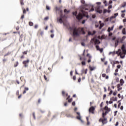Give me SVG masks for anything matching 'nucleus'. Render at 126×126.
<instances>
[{
	"label": "nucleus",
	"instance_id": "1",
	"mask_svg": "<svg viewBox=\"0 0 126 126\" xmlns=\"http://www.w3.org/2000/svg\"><path fill=\"white\" fill-rule=\"evenodd\" d=\"M73 15H75L78 20L82 19L84 17H87V18L89 17V16H88V12H85L83 10H81V13H79L78 15H77V11L73 12Z\"/></svg>",
	"mask_w": 126,
	"mask_h": 126
},
{
	"label": "nucleus",
	"instance_id": "2",
	"mask_svg": "<svg viewBox=\"0 0 126 126\" xmlns=\"http://www.w3.org/2000/svg\"><path fill=\"white\" fill-rule=\"evenodd\" d=\"M81 33L84 35L85 34V32L84 31V29L83 28H76L75 27L73 29V36L74 37H77L81 34Z\"/></svg>",
	"mask_w": 126,
	"mask_h": 126
},
{
	"label": "nucleus",
	"instance_id": "3",
	"mask_svg": "<svg viewBox=\"0 0 126 126\" xmlns=\"http://www.w3.org/2000/svg\"><path fill=\"white\" fill-rule=\"evenodd\" d=\"M126 36H123L122 38H121V37H118L115 41V48H117V47H118L119 43H124V41L126 40Z\"/></svg>",
	"mask_w": 126,
	"mask_h": 126
},
{
	"label": "nucleus",
	"instance_id": "4",
	"mask_svg": "<svg viewBox=\"0 0 126 126\" xmlns=\"http://www.w3.org/2000/svg\"><path fill=\"white\" fill-rule=\"evenodd\" d=\"M59 11L61 14H60V17L57 18V21H59L60 23H63V19L64 18V15L63 14V10H60Z\"/></svg>",
	"mask_w": 126,
	"mask_h": 126
},
{
	"label": "nucleus",
	"instance_id": "5",
	"mask_svg": "<svg viewBox=\"0 0 126 126\" xmlns=\"http://www.w3.org/2000/svg\"><path fill=\"white\" fill-rule=\"evenodd\" d=\"M104 110L105 111V112L102 113V118L106 117L107 116V114H109V112H111V108H108L107 106L104 107Z\"/></svg>",
	"mask_w": 126,
	"mask_h": 126
},
{
	"label": "nucleus",
	"instance_id": "6",
	"mask_svg": "<svg viewBox=\"0 0 126 126\" xmlns=\"http://www.w3.org/2000/svg\"><path fill=\"white\" fill-rule=\"evenodd\" d=\"M105 117L106 116H104V117L102 118H100L98 120V122L99 123H102L103 126H104V125H106V124L108 123L107 118H106Z\"/></svg>",
	"mask_w": 126,
	"mask_h": 126
},
{
	"label": "nucleus",
	"instance_id": "7",
	"mask_svg": "<svg viewBox=\"0 0 126 126\" xmlns=\"http://www.w3.org/2000/svg\"><path fill=\"white\" fill-rule=\"evenodd\" d=\"M96 106H92L89 109V113H91V114H94L95 108Z\"/></svg>",
	"mask_w": 126,
	"mask_h": 126
},
{
	"label": "nucleus",
	"instance_id": "8",
	"mask_svg": "<svg viewBox=\"0 0 126 126\" xmlns=\"http://www.w3.org/2000/svg\"><path fill=\"white\" fill-rule=\"evenodd\" d=\"M30 61H29V60H26V61H24L23 62V64H24L25 67H28L29 64V62Z\"/></svg>",
	"mask_w": 126,
	"mask_h": 126
},
{
	"label": "nucleus",
	"instance_id": "9",
	"mask_svg": "<svg viewBox=\"0 0 126 126\" xmlns=\"http://www.w3.org/2000/svg\"><path fill=\"white\" fill-rule=\"evenodd\" d=\"M76 114L77 115H78V116L76 117V118L77 119V120H79V121H81V122H83L81 119V116H80V113L79 112H77Z\"/></svg>",
	"mask_w": 126,
	"mask_h": 126
},
{
	"label": "nucleus",
	"instance_id": "10",
	"mask_svg": "<svg viewBox=\"0 0 126 126\" xmlns=\"http://www.w3.org/2000/svg\"><path fill=\"white\" fill-rule=\"evenodd\" d=\"M121 49H122V52H123V53L126 54V47L125 46V45H122Z\"/></svg>",
	"mask_w": 126,
	"mask_h": 126
},
{
	"label": "nucleus",
	"instance_id": "11",
	"mask_svg": "<svg viewBox=\"0 0 126 126\" xmlns=\"http://www.w3.org/2000/svg\"><path fill=\"white\" fill-rule=\"evenodd\" d=\"M126 9L121 11V13H122L121 17H122L123 18H125V15H126V14H125V13H126Z\"/></svg>",
	"mask_w": 126,
	"mask_h": 126
},
{
	"label": "nucleus",
	"instance_id": "12",
	"mask_svg": "<svg viewBox=\"0 0 126 126\" xmlns=\"http://www.w3.org/2000/svg\"><path fill=\"white\" fill-rule=\"evenodd\" d=\"M123 86L121 84H118L117 85L118 91H121L123 89V87H121Z\"/></svg>",
	"mask_w": 126,
	"mask_h": 126
},
{
	"label": "nucleus",
	"instance_id": "13",
	"mask_svg": "<svg viewBox=\"0 0 126 126\" xmlns=\"http://www.w3.org/2000/svg\"><path fill=\"white\" fill-rule=\"evenodd\" d=\"M66 100H67L68 103H71L72 102V98H70V95L68 96Z\"/></svg>",
	"mask_w": 126,
	"mask_h": 126
},
{
	"label": "nucleus",
	"instance_id": "14",
	"mask_svg": "<svg viewBox=\"0 0 126 126\" xmlns=\"http://www.w3.org/2000/svg\"><path fill=\"white\" fill-rule=\"evenodd\" d=\"M96 11L98 13H102V12H103V10L100 9V7H98L97 8H96Z\"/></svg>",
	"mask_w": 126,
	"mask_h": 126
},
{
	"label": "nucleus",
	"instance_id": "15",
	"mask_svg": "<svg viewBox=\"0 0 126 126\" xmlns=\"http://www.w3.org/2000/svg\"><path fill=\"white\" fill-rule=\"evenodd\" d=\"M120 84H120L121 86H123L125 83V81L124 80V79H121L120 81Z\"/></svg>",
	"mask_w": 126,
	"mask_h": 126
},
{
	"label": "nucleus",
	"instance_id": "16",
	"mask_svg": "<svg viewBox=\"0 0 126 126\" xmlns=\"http://www.w3.org/2000/svg\"><path fill=\"white\" fill-rule=\"evenodd\" d=\"M101 42H100V40L96 39L94 40V45H99V44H100Z\"/></svg>",
	"mask_w": 126,
	"mask_h": 126
},
{
	"label": "nucleus",
	"instance_id": "17",
	"mask_svg": "<svg viewBox=\"0 0 126 126\" xmlns=\"http://www.w3.org/2000/svg\"><path fill=\"white\" fill-rule=\"evenodd\" d=\"M102 77H105L106 79H109V76H106V74L103 73L102 74Z\"/></svg>",
	"mask_w": 126,
	"mask_h": 126
},
{
	"label": "nucleus",
	"instance_id": "18",
	"mask_svg": "<svg viewBox=\"0 0 126 126\" xmlns=\"http://www.w3.org/2000/svg\"><path fill=\"white\" fill-rule=\"evenodd\" d=\"M28 90H29V88H27V87H25V90L24 91L23 94H25L26 93V92L28 91Z\"/></svg>",
	"mask_w": 126,
	"mask_h": 126
},
{
	"label": "nucleus",
	"instance_id": "19",
	"mask_svg": "<svg viewBox=\"0 0 126 126\" xmlns=\"http://www.w3.org/2000/svg\"><path fill=\"white\" fill-rule=\"evenodd\" d=\"M66 117H67V118H73V116L70 114H66Z\"/></svg>",
	"mask_w": 126,
	"mask_h": 126
},
{
	"label": "nucleus",
	"instance_id": "20",
	"mask_svg": "<svg viewBox=\"0 0 126 126\" xmlns=\"http://www.w3.org/2000/svg\"><path fill=\"white\" fill-rule=\"evenodd\" d=\"M120 63V62L119 61H114L113 62V66H115V64H118Z\"/></svg>",
	"mask_w": 126,
	"mask_h": 126
},
{
	"label": "nucleus",
	"instance_id": "21",
	"mask_svg": "<svg viewBox=\"0 0 126 126\" xmlns=\"http://www.w3.org/2000/svg\"><path fill=\"white\" fill-rule=\"evenodd\" d=\"M96 68L95 67H92L91 66H89V69H90L91 71H93V70H94Z\"/></svg>",
	"mask_w": 126,
	"mask_h": 126
},
{
	"label": "nucleus",
	"instance_id": "22",
	"mask_svg": "<svg viewBox=\"0 0 126 126\" xmlns=\"http://www.w3.org/2000/svg\"><path fill=\"white\" fill-rule=\"evenodd\" d=\"M111 100H112V101H118V97H112L111 98Z\"/></svg>",
	"mask_w": 126,
	"mask_h": 126
},
{
	"label": "nucleus",
	"instance_id": "23",
	"mask_svg": "<svg viewBox=\"0 0 126 126\" xmlns=\"http://www.w3.org/2000/svg\"><path fill=\"white\" fill-rule=\"evenodd\" d=\"M115 54H116V52L115 51L110 52L109 53V56L111 55H112V56H115Z\"/></svg>",
	"mask_w": 126,
	"mask_h": 126
},
{
	"label": "nucleus",
	"instance_id": "24",
	"mask_svg": "<svg viewBox=\"0 0 126 126\" xmlns=\"http://www.w3.org/2000/svg\"><path fill=\"white\" fill-rule=\"evenodd\" d=\"M122 33L124 34V35H126V28H124L122 30Z\"/></svg>",
	"mask_w": 126,
	"mask_h": 126
},
{
	"label": "nucleus",
	"instance_id": "25",
	"mask_svg": "<svg viewBox=\"0 0 126 126\" xmlns=\"http://www.w3.org/2000/svg\"><path fill=\"white\" fill-rule=\"evenodd\" d=\"M18 64H19V63H18V62H16V63H15L14 64V67H16L17 66H18Z\"/></svg>",
	"mask_w": 126,
	"mask_h": 126
},
{
	"label": "nucleus",
	"instance_id": "26",
	"mask_svg": "<svg viewBox=\"0 0 126 126\" xmlns=\"http://www.w3.org/2000/svg\"><path fill=\"white\" fill-rule=\"evenodd\" d=\"M44 78L45 80H46V81H49V79L47 77V76H46L45 75H44Z\"/></svg>",
	"mask_w": 126,
	"mask_h": 126
},
{
	"label": "nucleus",
	"instance_id": "27",
	"mask_svg": "<svg viewBox=\"0 0 126 126\" xmlns=\"http://www.w3.org/2000/svg\"><path fill=\"white\" fill-rule=\"evenodd\" d=\"M10 54H11V52H8L7 53H6V54H5L4 55V57H7V56H9V55H10Z\"/></svg>",
	"mask_w": 126,
	"mask_h": 126
},
{
	"label": "nucleus",
	"instance_id": "28",
	"mask_svg": "<svg viewBox=\"0 0 126 126\" xmlns=\"http://www.w3.org/2000/svg\"><path fill=\"white\" fill-rule=\"evenodd\" d=\"M70 11L69 10H67L66 9H65L64 10V13H69V12H70Z\"/></svg>",
	"mask_w": 126,
	"mask_h": 126
},
{
	"label": "nucleus",
	"instance_id": "29",
	"mask_svg": "<svg viewBox=\"0 0 126 126\" xmlns=\"http://www.w3.org/2000/svg\"><path fill=\"white\" fill-rule=\"evenodd\" d=\"M91 59H92V57L89 56V60H88V63H91Z\"/></svg>",
	"mask_w": 126,
	"mask_h": 126
},
{
	"label": "nucleus",
	"instance_id": "30",
	"mask_svg": "<svg viewBox=\"0 0 126 126\" xmlns=\"http://www.w3.org/2000/svg\"><path fill=\"white\" fill-rule=\"evenodd\" d=\"M29 25H30V26H33V25H34V24L32 22H29Z\"/></svg>",
	"mask_w": 126,
	"mask_h": 126
},
{
	"label": "nucleus",
	"instance_id": "31",
	"mask_svg": "<svg viewBox=\"0 0 126 126\" xmlns=\"http://www.w3.org/2000/svg\"><path fill=\"white\" fill-rule=\"evenodd\" d=\"M126 2H124V3L122 5V7H126Z\"/></svg>",
	"mask_w": 126,
	"mask_h": 126
},
{
	"label": "nucleus",
	"instance_id": "32",
	"mask_svg": "<svg viewBox=\"0 0 126 126\" xmlns=\"http://www.w3.org/2000/svg\"><path fill=\"white\" fill-rule=\"evenodd\" d=\"M104 26V24L102 23V24H100V27H99V29H102V28Z\"/></svg>",
	"mask_w": 126,
	"mask_h": 126
},
{
	"label": "nucleus",
	"instance_id": "33",
	"mask_svg": "<svg viewBox=\"0 0 126 126\" xmlns=\"http://www.w3.org/2000/svg\"><path fill=\"white\" fill-rule=\"evenodd\" d=\"M55 9H56V11H60V10H61V9L58 7H56L55 8Z\"/></svg>",
	"mask_w": 126,
	"mask_h": 126
},
{
	"label": "nucleus",
	"instance_id": "34",
	"mask_svg": "<svg viewBox=\"0 0 126 126\" xmlns=\"http://www.w3.org/2000/svg\"><path fill=\"white\" fill-rule=\"evenodd\" d=\"M95 48L97 50V51H99L100 47H99V45H96Z\"/></svg>",
	"mask_w": 126,
	"mask_h": 126
},
{
	"label": "nucleus",
	"instance_id": "35",
	"mask_svg": "<svg viewBox=\"0 0 126 126\" xmlns=\"http://www.w3.org/2000/svg\"><path fill=\"white\" fill-rule=\"evenodd\" d=\"M62 95L63 96H65V92H64V91H62Z\"/></svg>",
	"mask_w": 126,
	"mask_h": 126
},
{
	"label": "nucleus",
	"instance_id": "36",
	"mask_svg": "<svg viewBox=\"0 0 126 126\" xmlns=\"http://www.w3.org/2000/svg\"><path fill=\"white\" fill-rule=\"evenodd\" d=\"M32 116H33V119H34V120H36V117L35 116V112H33V113H32Z\"/></svg>",
	"mask_w": 126,
	"mask_h": 126
},
{
	"label": "nucleus",
	"instance_id": "37",
	"mask_svg": "<svg viewBox=\"0 0 126 126\" xmlns=\"http://www.w3.org/2000/svg\"><path fill=\"white\" fill-rule=\"evenodd\" d=\"M23 13L24 14H26V10L25 9H23Z\"/></svg>",
	"mask_w": 126,
	"mask_h": 126
},
{
	"label": "nucleus",
	"instance_id": "38",
	"mask_svg": "<svg viewBox=\"0 0 126 126\" xmlns=\"http://www.w3.org/2000/svg\"><path fill=\"white\" fill-rule=\"evenodd\" d=\"M81 3H82L83 4H85V0H82L81 1Z\"/></svg>",
	"mask_w": 126,
	"mask_h": 126
},
{
	"label": "nucleus",
	"instance_id": "39",
	"mask_svg": "<svg viewBox=\"0 0 126 126\" xmlns=\"http://www.w3.org/2000/svg\"><path fill=\"white\" fill-rule=\"evenodd\" d=\"M28 53V51H25L23 52V55H27V53Z\"/></svg>",
	"mask_w": 126,
	"mask_h": 126
},
{
	"label": "nucleus",
	"instance_id": "40",
	"mask_svg": "<svg viewBox=\"0 0 126 126\" xmlns=\"http://www.w3.org/2000/svg\"><path fill=\"white\" fill-rule=\"evenodd\" d=\"M87 71H88V69H86L84 71V73L85 74H87Z\"/></svg>",
	"mask_w": 126,
	"mask_h": 126
},
{
	"label": "nucleus",
	"instance_id": "41",
	"mask_svg": "<svg viewBox=\"0 0 126 126\" xmlns=\"http://www.w3.org/2000/svg\"><path fill=\"white\" fill-rule=\"evenodd\" d=\"M82 65H85L86 64V63H85V62L83 61L82 62Z\"/></svg>",
	"mask_w": 126,
	"mask_h": 126
},
{
	"label": "nucleus",
	"instance_id": "42",
	"mask_svg": "<svg viewBox=\"0 0 126 126\" xmlns=\"http://www.w3.org/2000/svg\"><path fill=\"white\" fill-rule=\"evenodd\" d=\"M121 105H122V103L119 102V104H118V109H120V107H121Z\"/></svg>",
	"mask_w": 126,
	"mask_h": 126
},
{
	"label": "nucleus",
	"instance_id": "43",
	"mask_svg": "<svg viewBox=\"0 0 126 126\" xmlns=\"http://www.w3.org/2000/svg\"><path fill=\"white\" fill-rule=\"evenodd\" d=\"M21 5H24V2L23 1H20Z\"/></svg>",
	"mask_w": 126,
	"mask_h": 126
},
{
	"label": "nucleus",
	"instance_id": "44",
	"mask_svg": "<svg viewBox=\"0 0 126 126\" xmlns=\"http://www.w3.org/2000/svg\"><path fill=\"white\" fill-rule=\"evenodd\" d=\"M122 52H120L119 53V55H120L121 57L122 58V59H124V58L125 57H124V56L122 57Z\"/></svg>",
	"mask_w": 126,
	"mask_h": 126
},
{
	"label": "nucleus",
	"instance_id": "45",
	"mask_svg": "<svg viewBox=\"0 0 126 126\" xmlns=\"http://www.w3.org/2000/svg\"><path fill=\"white\" fill-rule=\"evenodd\" d=\"M101 39H106V36H105V35H102L101 36Z\"/></svg>",
	"mask_w": 126,
	"mask_h": 126
},
{
	"label": "nucleus",
	"instance_id": "46",
	"mask_svg": "<svg viewBox=\"0 0 126 126\" xmlns=\"http://www.w3.org/2000/svg\"><path fill=\"white\" fill-rule=\"evenodd\" d=\"M116 18V16H112L110 17V19L112 20V19H114Z\"/></svg>",
	"mask_w": 126,
	"mask_h": 126
},
{
	"label": "nucleus",
	"instance_id": "47",
	"mask_svg": "<svg viewBox=\"0 0 126 126\" xmlns=\"http://www.w3.org/2000/svg\"><path fill=\"white\" fill-rule=\"evenodd\" d=\"M118 15H119V13H116L115 14H114V16H115V18L117 17V16H118Z\"/></svg>",
	"mask_w": 126,
	"mask_h": 126
},
{
	"label": "nucleus",
	"instance_id": "48",
	"mask_svg": "<svg viewBox=\"0 0 126 126\" xmlns=\"http://www.w3.org/2000/svg\"><path fill=\"white\" fill-rule=\"evenodd\" d=\"M103 48H101V49L99 48V50L98 51H100V53H103Z\"/></svg>",
	"mask_w": 126,
	"mask_h": 126
},
{
	"label": "nucleus",
	"instance_id": "49",
	"mask_svg": "<svg viewBox=\"0 0 126 126\" xmlns=\"http://www.w3.org/2000/svg\"><path fill=\"white\" fill-rule=\"evenodd\" d=\"M46 9L47 10H50V9H51V8L49 7V6H46Z\"/></svg>",
	"mask_w": 126,
	"mask_h": 126
},
{
	"label": "nucleus",
	"instance_id": "50",
	"mask_svg": "<svg viewBox=\"0 0 126 126\" xmlns=\"http://www.w3.org/2000/svg\"><path fill=\"white\" fill-rule=\"evenodd\" d=\"M73 80H76V76H73Z\"/></svg>",
	"mask_w": 126,
	"mask_h": 126
},
{
	"label": "nucleus",
	"instance_id": "51",
	"mask_svg": "<svg viewBox=\"0 0 126 126\" xmlns=\"http://www.w3.org/2000/svg\"><path fill=\"white\" fill-rule=\"evenodd\" d=\"M49 19V17H46L44 18V20L46 21Z\"/></svg>",
	"mask_w": 126,
	"mask_h": 126
},
{
	"label": "nucleus",
	"instance_id": "52",
	"mask_svg": "<svg viewBox=\"0 0 126 126\" xmlns=\"http://www.w3.org/2000/svg\"><path fill=\"white\" fill-rule=\"evenodd\" d=\"M112 94H113V91L111 90L109 93V95H112Z\"/></svg>",
	"mask_w": 126,
	"mask_h": 126
},
{
	"label": "nucleus",
	"instance_id": "53",
	"mask_svg": "<svg viewBox=\"0 0 126 126\" xmlns=\"http://www.w3.org/2000/svg\"><path fill=\"white\" fill-rule=\"evenodd\" d=\"M107 31H108V32H111V28H108Z\"/></svg>",
	"mask_w": 126,
	"mask_h": 126
},
{
	"label": "nucleus",
	"instance_id": "54",
	"mask_svg": "<svg viewBox=\"0 0 126 126\" xmlns=\"http://www.w3.org/2000/svg\"><path fill=\"white\" fill-rule=\"evenodd\" d=\"M106 97H107V95L104 94V95H103V100L105 99V98H106Z\"/></svg>",
	"mask_w": 126,
	"mask_h": 126
},
{
	"label": "nucleus",
	"instance_id": "55",
	"mask_svg": "<svg viewBox=\"0 0 126 126\" xmlns=\"http://www.w3.org/2000/svg\"><path fill=\"white\" fill-rule=\"evenodd\" d=\"M107 9H104V10H103V13H107Z\"/></svg>",
	"mask_w": 126,
	"mask_h": 126
},
{
	"label": "nucleus",
	"instance_id": "56",
	"mask_svg": "<svg viewBox=\"0 0 126 126\" xmlns=\"http://www.w3.org/2000/svg\"><path fill=\"white\" fill-rule=\"evenodd\" d=\"M37 28H38V25H35V26H34V29H37Z\"/></svg>",
	"mask_w": 126,
	"mask_h": 126
},
{
	"label": "nucleus",
	"instance_id": "57",
	"mask_svg": "<svg viewBox=\"0 0 126 126\" xmlns=\"http://www.w3.org/2000/svg\"><path fill=\"white\" fill-rule=\"evenodd\" d=\"M103 102H101V104H100V108H102V107H103Z\"/></svg>",
	"mask_w": 126,
	"mask_h": 126
},
{
	"label": "nucleus",
	"instance_id": "58",
	"mask_svg": "<svg viewBox=\"0 0 126 126\" xmlns=\"http://www.w3.org/2000/svg\"><path fill=\"white\" fill-rule=\"evenodd\" d=\"M88 35H93V34L91 32H88Z\"/></svg>",
	"mask_w": 126,
	"mask_h": 126
},
{
	"label": "nucleus",
	"instance_id": "59",
	"mask_svg": "<svg viewBox=\"0 0 126 126\" xmlns=\"http://www.w3.org/2000/svg\"><path fill=\"white\" fill-rule=\"evenodd\" d=\"M72 106H75V101H73V102L72 103Z\"/></svg>",
	"mask_w": 126,
	"mask_h": 126
},
{
	"label": "nucleus",
	"instance_id": "60",
	"mask_svg": "<svg viewBox=\"0 0 126 126\" xmlns=\"http://www.w3.org/2000/svg\"><path fill=\"white\" fill-rule=\"evenodd\" d=\"M40 103H41V99H39L38 100V104H40Z\"/></svg>",
	"mask_w": 126,
	"mask_h": 126
},
{
	"label": "nucleus",
	"instance_id": "61",
	"mask_svg": "<svg viewBox=\"0 0 126 126\" xmlns=\"http://www.w3.org/2000/svg\"><path fill=\"white\" fill-rule=\"evenodd\" d=\"M39 34H40V35H41V36H42L43 34V32H39Z\"/></svg>",
	"mask_w": 126,
	"mask_h": 126
},
{
	"label": "nucleus",
	"instance_id": "62",
	"mask_svg": "<svg viewBox=\"0 0 126 126\" xmlns=\"http://www.w3.org/2000/svg\"><path fill=\"white\" fill-rule=\"evenodd\" d=\"M121 65L120 64H119L117 65V68H121Z\"/></svg>",
	"mask_w": 126,
	"mask_h": 126
},
{
	"label": "nucleus",
	"instance_id": "63",
	"mask_svg": "<svg viewBox=\"0 0 126 126\" xmlns=\"http://www.w3.org/2000/svg\"><path fill=\"white\" fill-rule=\"evenodd\" d=\"M119 126V122H117L115 125V126Z\"/></svg>",
	"mask_w": 126,
	"mask_h": 126
},
{
	"label": "nucleus",
	"instance_id": "64",
	"mask_svg": "<svg viewBox=\"0 0 126 126\" xmlns=\"http://www.w3.org/2000/svg\"><path fill=\"white\" fill-rule=\"evenodd\" d=\"M23 18H24V15H22L21 17V19H23Z\"/></svg>",
	"mask_w": 126,
	"mask_h": 126
}]
</instances>
